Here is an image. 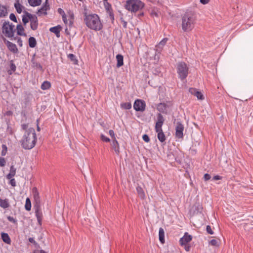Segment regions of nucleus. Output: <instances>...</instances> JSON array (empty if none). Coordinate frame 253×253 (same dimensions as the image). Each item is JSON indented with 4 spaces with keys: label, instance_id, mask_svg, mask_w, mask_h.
<instances>
[{
    "label": "nucleus",
    "instance_id": "obj_6",
    "mask_svg": "<svg viewBox=\"0 0 253 253\" xmlns=\"http://www.w3.org/2000/svg\"><path fill=\"white\" fill-rule=\"evenodd\" d=\"M14 26L13 24H9V22H4L2 27V32L5 36L8 38L12 37L14 35Z\"/></svg>",
    "mask_w": 253,
    "mask_h": 253
},
{
    "label": "nucleus",
    "instance_id": "obj_54",
    "mask_svg": "<svg viewBox=\"0 0 253 253\" xmlns=\"http://www.w3.org/2000/svg\"><path fill=\"white\" fill-rule=\"evenodd\" d=\"M105 8H106V10L107 11H110V8H111V5L109 3L107 2V3L106 4H105Z\"/></svg>",
    "mask_w": 253,
    "mask_h": 253
},
{
    "label": "nucleus",
    "instance_id": "obj_35",
    "mask_svg": "<svg viewBox=\"0 0 253 253\" xmlns=\"http://www.w3.org/2000/svg\"><path fill=\"white\" fill-rule=\"evenodd\" d=\"M25 208L28 211H30L31 209V202L29 198H26Z\"/></svg>",
    "mask_w": 253,
    "mask_h": 253
},
{
    "label": "nucleus",
    "instance_id": "obj_57",
    "mask_svg": "<svg viewBox=\"0 0 253 253\" xmlns=\"http://www.w3.org/2000/svg\"><path fill=\"white\" fill-rule=\"evenodd\" d=\"M62 19L65 23H66L67 22V20L65 13H64V14L62 15Z\"/></svg>",
    "mask_w": 253,
    "mask_h": 253
},
{
    "label": "nucleus",
    "instance_id": "obj_50",
    "mask_svg": "<svg viewBox=\"0 0 253 253\" xmlns=\"http://www.w3.org/2000/svg\"><path fill=\"white\" fill-rule=\"evenodd\" d=\"M28 124H22L21 125L22 129L24 130H25V132L28 130Z\"/></svg>",
    "mask_w": 253,
    "mask_h": 253
},
{
    "label": "nucleus",
    "instance_id": "obj_36",
    "mask_svg": "<svg viewBox=\"0 0 253 253\" xmlns=\"http://www.w3.org/2000/svg\"><path fill=\"white\" fill-rule=\"evenodd\" d=\"M122 109L128 110L131 108V104L130 102L123 103L121 104Z\"/></svg>",
    "mask_w": 253,
    "mask_h": 253
},
{
    "label": "nucleus",
    "instance_id": "obj_34",
    "mask_svg": "<svg viewBox=\"0 0 253 253\" xmlns=\"http://www.w3.org/2000/svg\"><path fill=\"white\" fill-rule=\"evenodd\" d=\"M68 58L71 61L73 62V63L76 65V64H78V60L76 59V56L72 54V53H70L68 55Z\"/></svg>",
    "mask_w": 253,
    "mask_h": 253
},
{
    "label": "nucleus",
    "instance_id": "obj_40",
    "mask_svg": "<svg viewBox=\"0 0 253 253\" xmlns=\"http://www.w3.org/2000/svg\"><path fill=\"white\" fill-rule=\"evenodd\" d=\"M29 18L25 15H23L22 17V21L24 25H26L29 22Z\"/></svg>",
    "mask_w": 253,
    "mask_h": 253
},
{
    "label": "nucleus",
    "instance_id": "obj_47",
    "mask_svg": "<svg viewBox=\"0 0 253 253\" xmlns=\"http://www.w3.org/2000/svg\"><path fill=\"white\" fill-rule=\"evenodd\" d=\"M7 219L8 221H10V222H12L14 223H16L17 221L15 219H14L13 217L12 216H8L7 217Z\"/></svg>",
    "mask_w": 253,
    "mask_h": 253
},
{
    "label": "nucleus",
    "instance_id": "obj_38",
    "mask_svg": "<svg viewBox=\"0 0 253 253\" xmlns=\"http://www.w3.org/2000/svg\"><path fill=\"white\" fill-rule=\"evenodd\" d=\"M9 18L11 20L13 21V22H17V18L14 14L11 13L9 15Z\"/></svg>",
    "mask_w": 253,
    "mask_h": 253
},
{
    "label": "nucleus",
    "instance_id": "obj_42",
    "mask_svg": "<svg viewBox=\"0 0 253 253\" xmlns=\"http://www.w3.org/2000/svg\"><path fill=\"white\" fill-rule=\"evenodd\" d=\"M206 230H207V232L211 234V235H212L213 234V231L212 230L211 226L210 225H208L207 226V227H206Z\"/></svg>",
    "mask_w": 253,
    "mask_h": 253
},
{
    "label": "nucleus",
    "instance_id": "obj_1",
    "mask_svg": "<svg viewBox=\"0 0 253 253\" xmlns=\"http://www.w3.org/2000/svg\"><path fill=\"white\" fill-rule=\"evenodd\" d=\"M37 136L35 130L33 128L30 127L25 132L20 143L23 148L31 149L35 146Z\"/></svg>",
    "mask_w": 253,
    "mask_h": 253
},
{
    "label": "nucleus",
    "instance_id": "obj_20",
    "mask_svg": "<svg viewBox=\"0 0 253 253\" xmlns=\"http://www.w3.org/2000/svg\"><path fill=\"white\" fill-rule=\"evenodd\" d=\"M1 238L3 242L9 245L11 244V239L7 233L2 232L1 233Z\"/></svg>",
    "mask_w": 253,
    "mask_h": 253
},
{
    "label": "nucleus",
    "instance_id": "obj_21",
    "mask_svg": "<svg viewBox=\"0 0 253 253\" xmlns=\"http://www.w3.org/2000/svg\"><path fill=\"white\" fill-rule=\"evenodd\" d=\"M61 29V27L60 25H58L57 26L50 28L49 31L51 32L54 33L56 37L59 38L60 37V31Z\"/></svg>",
    "mask_w": 253,
    "mask_h": 253
},
{
    "label": "nucleus",
    "instance_id": "obj_11",
    "mask_svg": "<svg viewBox=\"0 0 253 253\" xmlns=\"http://www.w3.org/2000/svg\"><path fill=\"white\" fill-rule=\"evenodd\" d=\"M165 122V119L161 113L157 114V121L155 124V131L162 130V126Z\"/></svg>",
    "mask_w": 253,
    "mask_h": 253
},
{
    "label": "nucleus",
    "instance_id": "obj_23",
    "mask_svg": "<svg viewBox=\"0 0 253 253\" xmlns=\"http://www.w3.org/2000/svg\"><path fill=\"white\" fill-rule=\"evenodd\" d=\"M0 207L3 209H6L10 207L8 200L7 199H2L0 198Z\"/></svg>",
    "mask_w": 253,
    "mask_h": 253
},
{
    "label": "nucleus",
    "instance_id": "obj_39",
    "mask_svg": "<svg viewBox=\"0 0 253 253\" xmlns=\"http://www.w3.org/2000/svg\"><path fill=\"white\" fill-rule=\"evenodd\" d=\"M6 161L3 157H0V166L2 167L5 165Z\"/></svg>",
    "mask_w": 253,
    "mask_h": 253
},
{
    "label": "nucleus",
    "instance_id": "obj_49",
    "mask_svg": "<svg viewBox=\"0 0 253 253\" xmlns=\"http://www.w3.org/2000/svg\"><path fill=\"white\" fill-rule=\"evenodd\" d=\"M9 183L13 187L16 186V181L14 178H12L10 180Z\"/></svg>",
    "mask_w": 253,
    "mask_h": 253
},
{
    "label": "nucleus",
    "instance_id": "obj_24",
    "mask_svg": "<svg viewBox=\"0 0 253 253\" xmlns=\"http://www.w3.org/2000/svg\"><path fill=\"white\" fill-rule=\"evenodd\" d=\"M136 191L139 198L144 199L145 198V192L141 187L138 186L136 187Z\"/></svg>",
    "mask_w": 253,
    "mask_h": 253
},
{
    "label": "nucleus",
    "instance_id": "obj_4",
    "mask_svg": "<svg viewBox=\"0 0 253 253\" xmlns=\"http://www.w3.org/2000/svg\"><path fill=\"white\" fill-rule=\"evenodd\" d=\"M175 69L178 75V78L181 81L186 79L189 74V67L183 61L178 62L175 65Z\"/></svg>",
    "mask_w": 253,
    "mask_h": 253
},
{
    "label": "nucleus",
    "instance_id": "obj_27",
    "mask_svg": "<svg viewBox=\"0 0 253 253\" xmlns=\"http://www.w3.org/2000/svg\"><path fill=\"white\" fill-rule=\"evenodd\" d=\"M168 41L167 38H164L163 39L158 45H156L157 50V51H161L162 49L163 46L166 44L167 42Z\"/></svg>",
    "mask_w": 253,
    "mask_h": 253
},
{
    "label": "nucleus",
    "instance_id": "obj_17",
    "mask_svg": "<svg viewBox=\"0 0 253 253\" xmlns=\"http://www.w3.org/2000/svg\"><path fill=\"white\" fill-rule=\"evenodd\" d=\"M49 5L48 3V0H46L45 2L42 6V7L38 10L37 12V14L39 15L42 14H43L44 15H46L47 12L46 11L49 9Z\"/></svg>",
    "mask_w": 253,
    "mask_h": 253
},
{
    "label": "nucleus",
    "instance_id": "obj_33",
    "mask_svg": "<svg viewBox=\"0 0 253 253\" xmlns=\"http://www.w3.org/2000/svg\"><path fill=\"white\" fill-rule=\"evenodd\" d=\"M51 86L50 82L44 81L41 85V88L43 90L49 89Z\"/></svg>",
    "mask_w": 253,
    "mask_h": 253
},
{
    "label": "nucleus",
    "instance_id": "obj_3",
    "mask_svg": "<svg viewBox=\"0 0 253 253\" xmlns=\"http://www.w3.org/2000/svg\"><path fill=\"white\" fill-rule=\"evenodd\" d=\"M196 16L191 12H186L182 17V29L185 32L192 30L196 23Z\"/></svg>",
    "mask_w": 253,
    "mask_h": 253
},
{
    "label": "nucleus",
    "instance_id": "obj_55",
    "mask_svg": "<svg viewBox=\"0 0 253 253\" xmlns=\"http://www.w3.org/2000/svg\"><path fill=\"white\" fill-rule=\"evenodd\" d=\"M221 178H222V177L219 175H215V176H213V179L214 180H220V179H221Z\"/></svg>",
    "mask_w": 253,
    "mask_h": 253
},
{
    "label": "nucleus",
    "instance_id": "obj_22",
    "mask_svg": "<svg viewBox=\"0 0 253 253\" xmlns=\"http://www.w3.org/2000/svg\"><path fill=\"white\" fill-rule=\"evenodd\" d=\"M156 132L157 133V137L159 140L162 143L165 142L166 140V136L163 130L156 131Z\"/></svg>",
    "mask_w": 253,
    "mask_h": 253
},
{
    "label": "nucleus",
    "instance_id": "obj_28",
    "mask_svg": "<svg viewBox=\"0 0 253 253\" xmlns=\"http://www.w3.org/2000/svg\"><path fill=\"white\" fill-rule=\"evenodd\" d=\"M16 28H17V34L18 35L26 36V34L25 33H23V32L24 31V29L21 25H20V24L17 25Z\"/></svg>",
    "mask_w": 253,
    "mask_h": 253
},
{
    "label": "nucleus",
    "instance_id": "obj_45",
    "mask_svg": "<svg viewBox=\"0 0 253 253\" xmlns=\"http://www.w3.org/2000/svg\"><path fill=\"white\" fill-rule=\"evenodd\" d=\"M120 20H121V23H122V24H123V27H124V28H126V27H127V22H126V21L124 19V18H123V17H121V18H120Z\"/></svg>",
    "mask_w": 253,
    "mask_h": 253
},
{
    "label": "nucleus",
    "instance_id": "obj_61",
    "mask_svg": "<svg viewBox=\"0 0 253 253\" xmlns=\"http://www.w3.org/2000/svg\"><path fill=\"white\" fill-rule=\"evenodd\" d=\"M58 12L61 14H64V13H65L64 11L60 8L58 9Z\"/></svg>",
    "mask_w": 253,
    "mask_h": 253
},
{
    "label": "nucleus",
    "instance_id": "obj_5",
    "mask_svg": "<svg viewBox=\"0 0 253 253\" xmlns=\"http://www.w3.org/2000/svg\"><path fill=\"white\" fill-rule=\"evenodd\" d=\"M144 6V3L140 0H127L125 7L127 10L135 12L141 9Z\"/></svg>",
    "mask_w": 253,
    "mask_h": 253
},
{
    "label": "nucleus",
    "instance_id": "obj_14",
    "mask_svg": "<svg viewBox=\"0 0 253 253\" xmlns=\"http://www.w3.org/2000/svg\"><path fill=\"white\" fill-rule=\"evenodd\" d=\"M192 239V236L187 232L185 233L183 237L181 238L179 240V243L181 245H186L190 242Z\"/></svg>",
    "mask_w": 253,
    "mask_h": 253
},
{
    "label": "nucleus",
    "instance_id": "obj_62",
    "mask_svg": "<svg viewBox=\"0 0 253 253\" xmlns=\"http://www.w3.org/2000/svg\"><path fill=\"white\" fill-rule=\"evenodd\" d=\"M185 249L186 251H189L190 250V246H189V245H185Z\"/></svg>",
    "mask_w": 253,
    "mask_h": 253
},
{
    "label": "nucleus",
    "instance_id": "obj_2",
    "mask_svg": "<svg viewBox=\"0 0 253 253\" xmlns=\"http://www.w3.org/2000/svg\"><path fill=\"white\" fill-rule=\"evenodd\" d=\"M84 21L86 26L93 30L99 31L102 28V24L100 18L96 14H87L84 12Z\"/></svg>",
    "mask_w": 253,
    "mask_h": 253
},
{
    "label": "nucleus",
    "instance_id": "obj_10",
    "mask_svg": "<svg viewBox=\"0 0 253 253\" xmlns=\"http://www.w3.org/2000/svg\"><path fill=\"white\" fill-rule=\"evenodd\" d=\"M184 126L180 122L176 123L175 126V137L178 139L183 138Z\"/></svg>",
    "mask_w": 253,
    "mask_h": 253
},
{
    "label": "nucleus",
    "instance_id": "obj_58",
    "mask_svg": "<svg viewBox=\"0 0 253 253\" xmlns=\"http://www.w3.org/2000/svg\"><path fill=\"white\" fill-rule=\"evenodd\" d=\"M14 176V175H13L12 174H11V173H9L7 175L6 177H7V179H12V177H13Z\"/></svg>",
    "mask_w": 253,
    "mask_h": 253
},
{
    "label": "nucleus",
    "instance_id": "obj_32",
    "mask_svg": "<svg viewBox=\"0 0 253 253\" xmlns=\"http://www.w3.org/2000/svg\"><path fill=\"white\" fill-rule=\"evenodd\" d=\"M29 4L32 6H36L41 5L42 0H28Z\"/></svg>",
    "mask_w": 253,
    "mask_h": 253
},
{
    "label": "nucleus",
    "instance_id": "obj_7",
    "mask_svg": "<svg viewBox=\"0 0 253 253\" xmlns=\"http://www.w3.org/2000/svg\"><path fill=\"white\" fill-rule=\"evenodd\" d=\"M24 13L29 18L31 21V28L33 30H37L38 26V20L37 17L35 15H32L26 11H25Z\"/></svg>",
    "mask_w": 253,
    "mask_h": 253
},
{
    "label": "nucleus",
    "instance_id": "obj_16",
    "mask_svg": "<svg viewBox=\"0 0 253 253\" xmlns=\"http://www.w3.org/2000/svg\"><path fill=\"white\" fill-rule=\"evenodd\" d=\"M189 92L194 96H196L198 99L203 100L204 97L201 91L195 88L191 87L189 89Z\"/></svg>",
    "mask_w": 253,
    "mask_h": 253
},
{
    "label": "nucleus",
    "instance_id": "obj_18",
    "mask_svg": "<svg viewBox=\"0 0 253 253\" xmlns=\"http://www.w3.org/2000/svg\"><path fill=\"white\" fill-rule=\"evenodd\" d=\"M112 148L114 150L115 152L117 155L120 154V146L118 142L116 139L113 140L112 143L111 144Z\"/></svg>",
    "mask_w": 253,
    "mask_h": 253
},
{
    "label": "nucleus",
    "instance_id": "obj_13",
    "mask_svg": "<svg viewBox=\"0 0 253 253\" xmlns=\"http://www.w3.org/2000/svg\"><path fill=\"white\" fill-rule=\"evenodd\" d=\"M3 40L4 42L6 44L8 49L14 53H16L18 52V49L16 45L11 42H10L7 40L5 38L3 37Z\"/></svg>",
    "mask_w": 253,
    "mask_h": 253
},
{
    "label": "nucleus",
    "instance_id": "obj_59",
    "mask_svg": "<svg viewBox=\"0 0 253 253\" xmlns=\"http://www.w3.org/2000/svg\"><path fill=\"white\" fill-rule=\"evenodd\" d=\"M210 0H200L201 3L203 4H206L209 2Z\"/></svg>",
    "mask_w": 253,
    "mask_h": 253
},
{
    "label": "nucleus",
    "instance_id": "obj_15",
    "mask_svg": "<svg viewBox=\"0 0 253 253\" xmlns=\"http://www.w3.org/2000/svg\"><path fill=\"white\" fill-rule=\"evenodd\" d=\"M35 210L36 216L37 217L38 222L40 225H42V213L40 206H34Z\"/></svg>",
    "mask_w": 253,
    "mask_h": 253
},
{
    "label": "nucleus",
    "instance_id": "obj_64",
    "mask_svg": "<svg viewBox=\"0 0 253 253\" xmlns=\"http://www.w3.org/2000/svg\"><path fill=\"white\" fill-rule=\"evenodd\" d=\"M36 67H37V68H40V69H42V66L41 65V64H38V63H37V64H36Z\"/></svg>",
    "mask_w": 253,
    "mask_h": 253
},
{
    "label": "nucleus",
    "instance_id": "obj_37",
    "mask_svg": "<svg viewBox=\"0 0 253 253\" xmlns=\"http://www.w3.org/2000/svg\"><path fill=\"white\" fill-rule=\"evenodd\" d=\"M100 138L101 140H102L103 141H105L106 142H109L110 141V139L108 137H106V136L102 134H101L100 135Z\"/></svg>",
    "mask_w": 253,
    "mask_h": 253
},
{
    "label": "nucleus",
    "instance_id": "obj_43",
    "mask_svg": "<svg viewBox=\"0 0 253 253\" xmlns=\"http://www.w3.org/2000/svg\"><path fill=\"white\" fill-rule=\"evenodd\" d=\"M7 151V147L5 145H2V150L1 151V155L5 156Z\"/></svg>",
    "mask_w": 253,
    "mask_h": 253
},
{
    "label": "nucleus",
    "instance_id": "obj_48",
    "mask_svg": "<svg viewBox=\"0 0 253 253\" xmlns=\"http://www.w3.org/2000/svg\"><path fill=\"white\" fill-rule=\"evenodd\" d=\"M211 175L208 173L205 174V175L204 176V178L205 181H208V180H210L211 179Z\"/></svg>",
    "mask_w": 253,
    "mask_h": 253
},
{
    "label": "nucleus",
    "instance_id": "obj_29",
    "mask_svg": "<svg viewBox=\"0 0 253 253\" xmlns=\"http://www.w3.org/2000/svg\"><path fill=\"white\" fill-rule=\"evenodd\" d=\"M14 7L18 13H21L22 11V9L24 8V6L19 3V0H16V2L14 3Z\"/></svg>",
    "mask_w": 253,
    "mask_h": 253
},
{
    "label": "nucleus",
    "instance_id": "obj_46",
    "mask_svg": "<svg viewBox=\"0 0 253 253\" xmlns=\"http://www.w3.org/2000/svg\"><path fill=\"white\" fill-rule=\"evenodd\" d=\"M143 140L146 142H148L150 141V138L149 136L147 134H144L142 136Z\"/></svg>",
    "mask_w": 253,
    "mask_h": 253
},
{
    "label": "nucleus",
    "instance_id": "obj_44",
    "mask_svg": "<svg viewBox=\"0 0 253 253\" xmlns=\"http://www.w3.org/2000/svg\"><path fill=\"white\" fill-rule=\"evenodd\" d=\"M210 244L212 246H216L218 245V242L215 239H212L210 241Z\"/></svg>",
    "mask_w": 253,
    "mask_h": 253
},
{
    "label": "nucleus",
    "instance_id": "obj_30",
    "mask_svg": "<svg viewBox=\"0 0 253 253\" xmlns=\"http://www.w3.org/2000/svg\"><path fill=\"white\" fill-rule=\"evenodd\" d=\"M10 69L7 70L8 74L11 75L14 72L16 69V65L14 64L13 61L11 60L10 62Z\"/></svg>",
    "mask_w": 253,
    "mask_h": 253
},
{
    "label": "nucleus",
    "instance_id": "obj_31",
    "mask_svg": "<svg viewBox=\"0 0 253 253\" xmlns=\"http://www.w3.org/2000/svg\"><path fill=\"white\" fill-rule=\"evenodd\" d=\"M29 45L31 48L35 47L37 45V41L34 37H31L29 39Z\"/></svg>",
    "mask_w": 253,
    "mask_h": 253
},
{
    "label": "nucleus",
    "instance_id": "obj_63",
    "mask_svg": "<svg viewBox=\"0 0 253 253\" xmlns=\"http://www.w3.org/2000/svg\"><path fill=\"white\" fill-rule=\"evenodd\" d=\"M12 114V112L11 111H8L6 112V115L7 116H10Z\"/></svg>",
    "mask_w": 253,
    "mask_h": 253
},
{
    "label": "nucleus",
    "instance_id": "obj_41",
    "mask_svg": "<svg viewBox=\"0 0 253 253\" xmlns=\"http://www.w3.org/2000/svg\"><path fill=\"white\" fill-rule=\"evenodd\" d=\"M16 169L14 168V166H11L10 169V173L15 175L16 173Z\"/></svg>",
    "mask_w": 253,
    "mask_h": 253
},
{
    "label": "nucleus",
    "instance_id": "obj_9",
    "mask_svg": "<svg viewBox=\"0 0 253 253\" xmlns=\"http://www.w3.org/2000/svg\"><path fill=\"white\" fill-rule=\"evenodd\" d=\"M146 103L144 100L137 99L134 101L133 108L136 111L143 112L145 109Z\"/></svg>",
    "mask_w": 253,
    "mask_h": 253
},
{
    "label": "nucleus",
    "instance_id": "obj_52",
    "mask_svg": "<svg viewBox=\"0 0 253 253\" xmlns=\"http://www.w3.org/2000/svg\"><path fill=\"white\" fill-rule=\"evenodd\" d=\"M7 132L9 133L10 134H12L13 133V131H12V128L9 126H7V130H6Z\"/></svg>",
    "mask_w": 253,
    "mask_h": 253
},
{
    "label": "nucleus",
    "instance_id": "obj_53",
    "mask_svg": "<svg viewBox=\"0 0 253 253\" xmlns=\"http://www.w3.org/2000/svg\"><path fill=\"white\" fill-rule=\"evenodd\" d=\"M28 240H29V241L30 243H32V244H33L34 245H37V243H36V242L35 241V240L34 239V238H29Z\"/></svg>",
    "mask_w": 253,
    "mask_h": 253
},
{
    "label": "nucleus",
    "instance_id": "obj_26",
    "mask_svg": "<svg viewBox=\"0 0 253 253\" xmlns=\"http://www.w3.org/2000/svg\"><path fill=\"white\" fill-rule=\"evenodd\" d=\"M159 239L162 244H164L165 240V231L162 228H160L159 231Z\"/></svg>",
    "mask_w": 253,
    "mask_h": 253
},
{
    "label": "nucleus",
    "instance_id": "obj_12",
    "mask_svg": "<svg viewBox=\"0 0 253 253\" xmlns=\"http://www.w3.org/2000/svg\"><path fill=\"white\" fill-rule=\"evenodd\" d=\"M32 194L34 199V206H41V199L39 195V193L36 187H34L32 189Z\"/></svg>",
    "mask_w": 253,
    "mask_h": 253
},
{
    "label": "nucleus",
    "instance_id": "obj_56",
    "mask_svg": "<svg viewBox=\"0 0 253 253\" xmlns=\"http://www.w3.org/2000/svg\"><path fill=\"white\" fill-rule=\"evenodd\" d=\"M109 17L112 20H114V14L111 11H109Z\"/></svg>",
    "mask_w": 253,
    "mask_h": 253
},
{
    "label": "nucleus",
    "instance_id": "obj_8",
    "mask_svg": "<svg viewBox=\"0 0 253 253\" xmlns=\"http://www.w3.org/2000/svg\"><path fill=\"white\" fill-rule=\"evenodd\" d=\"M171 106L170 103L169 102H162L159 103L157 105V109L160 112L165 114H167L169 112L170 106Z\"/></svg>",
    "mask_w": 253,
    "mask_h": 253
},
{
    "label": "nucleus",
    "instance_id": "obj_19",
    "mask_svg": "<svg viewBox=\"0 0 253 253\" xmlns=\"http://www.w3.org/2000/svg\"><path fill=\"white\" fill-rule=\"evenodd\" d=\"M7 14V7L0 3V18L5 17Z\"/></svg>",
    "mask_w": 253,
    "mask_h": 253
},
{
    "label": "nucleus",
    "instance_id": "obj_60",
    "mask_svg": "<svg viewBox=\"0 0 253 253\" xmlns=\"http://www.w3.org/2000/svg\"><path fill=\"white\" fill-rule=\"evenodd\" d=\"M17 42L18 43V44L20 45V46H22V41L21 40V38H19L17 40Z\"/></svg>",
    "mask_w": 253,
    "mask_h": 253
},
{
    "label": "nucleus",
    "instance_id": "obj_51",
    "mask_svg": "<svg viewBox=\"0 0 253 253\" xmlns=\"http://www.w3.org/2000/svg\"><path fill=\"white\" fill-rule=\"evenodd\" d=\"M109 133L110 135L111 136V137H112V138L113 139V140L114 139H116L115 136V133L113 130H110L109 131Z\"/></svg>",
    "mask_w": 253,
    "mask_h": 253
},
{
    "label": "nucleus",
    "instance_id": "obj_25",
    "mask_svg": "<svg viewBox=\"0 0 253 253\" xmlns=\"http://www.w3.org/2000/svg\"><path fill=\"white\" fill-rule=\"evenodd\" d=\"M116 59L117 61V67L119 68L122 66L124 64V57L121 54H118L116 56Z\"/></svg>",
    "mask_w": 253,
    "mask_h": 253
}]
</instances>
